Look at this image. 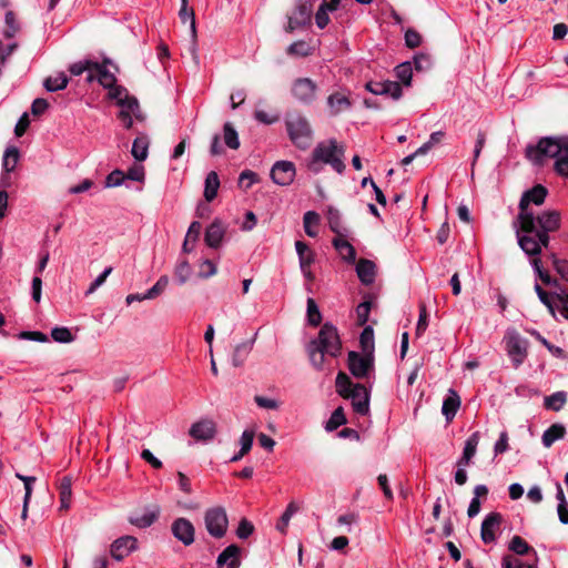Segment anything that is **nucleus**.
I'll list each match as a JSON object with an SVG mask.
<instances>
[{"label": "nucleus", "mask_w": 568, "mask_h": 568, "mask_svg": "<svg viewBox=\"0 0 568 568\" xmlns=\"http://www.w3.org/2000/svg\"><path fill=\"white\" fill-rule=\"evenodd\" d=\"M547 196V189L540 184L526 191L519 202V214L514 222L518 244L520 248L530 256H538L542 247L549 244V233L560 226V214L558 211H545L535 216L529 204L541 205Z\"/></svg>", "instance_id": "obj_1"}, {"label": "nucleus", "mask_w": 568, "mask_h": 568, "mask_svg": "<svg viewBox=\"0 0 568 568\" xmlns=\"http://www.w3.org/2000/svg\"><path fill=\"white\" fill-rule=\"evenodd\" d=\"M525 154L536 166L555 159V171L561 176H568V139L542 138L537 144L527 145Z\"/></svg>", "instance_id": "obj_2"}, {"label": "nucleus", "mask_w": 568, "mask_h": 568, "mask_svg": "<svg viewBox=\"0 0 568 568\" xmlns=\"http://www.w3.org/2000/svg\"><path fill=\"white\" fill-rule=\"evenodd\" d=\"M307 354L314 368H324L325 356L336 357L341 354L342 343L337 328L331 323H325L316 338L307 345Z\"/></svg>", "instance_id": "obj_3"}, {"label": "nucleus", "mask_w": 568, "mask_h": 568, "mask_svg": "<svg viewBox=\"0 0 568 568\" xmlns=\"http://www.w3.org/2000/svg\"><path fill=\"white\" fill-rule=\"evenodd\" d=\"M345 149L335 139L317 143L307 163V168L317 174L322 171L323 164H328L337 173H343L345 164L343 161Z\"/></svg>", "instance_id": "obj_4"}, {"label": "nucleus", "mask_w": 568, "mask_h": 568, "mask_svg": "<svg viewBox=\"0 0 568 568\" xmlns=\"http://www.w3.org/2000/svg\"><path fill=\"white\" fill-rule=\"evenodd\" d=\"M335 384L337 393L342 397L352 400V406L356 414L364 416L368 413L369 392L364 385L353 383L343 372L337 374Z\"/></svg>", "instance_id": "obj_5"}, {"label": "nucleus", "mask_w": 568, "mask_h": 568, "mask_svg": "<svg viewBox=\"0 0 568 568\" xmlns=\"http://www.w3.org/2000/svg\"><path fill=\"white\" fill-rule=\"evenodd\" d=\"M285 126L290 140L300 150H307L313 141V130L306 119L298 112L287 113Z\"/></svg>", "instance_id": "obj_6"}, {"label": "nucleus", "mask_w": 568, "mask_h": 568, "mask_svg": "<svg viewBox=\"0 0 568 568\" xmlns=\"http://www.w3.org/2000/svg\"><path fill=\"white\" fill-rule=\"evenodd\" d=\"M204 526L207 534L215 539L223 538L229 529V517L223 506H212L204 511Z\"/></svg>", "instance_id": "obj_7"}, {"label": "nucleus", "mask_w": 568, "mask_h": 568, "mask_svg": "<svg viewBox=\"0 0 568 568\" xmlns=\"http://www.w3.org/2000/svg\"><path fill=\"white\" fill-rule=\"evenodd\" d=\"M506 351L514 366L519 367L527 357L528 341L517 331L508 329L505 335Z\"/></svg>", "instance_id": "obj_8"}, {"label": "nucleus", "mask_w": 568, "mask_h": 568, "mask_svg": "<svg viewBox=\"0 0 568 568\" xmlns=\"http://www.w3.org/2000/svg\"><path fill=\"white\" fill-rule=\"evenodd\" d=\"M347 366L354 377L369 378L374 373V356L372 353L359 354L351 351L347 355Z\"/></svg>", "instance_id": "obj_9"}, {"label": "nucleus", "mask_w": 568, "mask_h": 568, "mask_svg": "<svg viewBox=\"0 0 568 568\" xmlns=\"http://www.w3.org/2000/svg\"><path fill=\"white\" fill-rule=\"evenodd\" d=\"M312 3L307 0H297L293 12L288 16L287 32L303 28L311 22Z\"/></svg>", "instance_id": "obj_10"}, {"label": "nucleus", "mask_w": 568, "mask_h": 568, "mask_svg": "<svg viewBox=\"0 0 568 568\" xmlns=\"http://www.w3.org/2000/svg\"><path fill=\"white\" fill-rule=\"evenodd\" d=\"M173 537L185 547L191 546L195 540V527L184 517H179L171 525Z\"/></svg>", "instance_id": "obj_11"}, {"label": "nucleus", "mask_w": 568, "mask_h": 568, "mask_svg": "<svg viewBox=\"0 0 568 568\" xmlns=\"http://www.w3.org/2000/svg\"><path fill=\"white\" fill-rule=\"evenodd\" d=\"M296 174V169L291 161H277L273 164L271 170L272 181L281 186L292 184Z\"/></svg>", "instance_id": "obj_12"}, {"label": "nucleus", "mask_w": 568, "mask_h": 568, "mask_svg": "<svg viewBox=\"0 0 568 568\" xmlns=\"http://www.w3.org/2000/svg\"><path fill=\"white\" fill-rule=\"evenodd\" d=\"M317 85L310 78L296 79L292 84L293 97L302 103L308 104L316 97Z\"/></svg>", "instance_id": "obj_13"}, {"label": "nucleus", "mask_w": 568, "mask_h": 568, "mask_svg": "<svg viewBox=\"0 0 568 568\" xmlns=\"http://www.w3.org/2000/svg\"><path fill=\"white\" fill-rule=\"evenodd\" d=\"M295 250L298 255L300 268L304 277L308 282H313L315 278L314 273L311 270V266L315 262V253L313 250L308 247L306 243L303 241L295 242Z\"/></svg>", "instance_id": "obj_14"}, {"label": "nucleus", "mask_w": 568, "mask_h": 568, "mask_svg": "<svg viewBox=\"0 0 568 568\" xmlns=\"http://www.w3.org/2000/svg\"><path fill=\"white\" fill-rule=\"evenodd\" d=\"M136 549L138 539L135 537L122 536L111 544L110 554L114 560L121 561Z\"/></svg>", "instance_id": "obj_15"}, {"label": "nucleus", "mask_w": 568, "mask_h": 568, "mask_svg": "<svg viewBox=\"0 0 568 568\" xmlns=\"http://www.w3.org/2000/svg\"><path fill=\"white\" fill-rule=\"evenodd\" d=\"M189 434L195 440H212L216 435V424L212 419L203 418L192 424Z\"/></svg>", "instance_id": "obj_16"}, {"label": "nucleus", "mask_w": 568, "mask_h": 568, "mask_svg": "<svg viewBox=\"0 0 568 568\" xmlns=\"http://www.w3.org/2000/svg\"><path fill=\"white\" fill-rule=\"evenodd\" d=\"M501 524V515L498 513L488 514L481 523L480 536L484 544H493Z\"/></svg>", "instance_id": "obj_17"}, {"label": "nucleus", "mask_w": 568, "mask_h": 568, "mask_svg": "<svg viewBox=\"0 0 568 568\" xmlns=\"http://www.w3.org/2000/svg\"><path fill=\"white\" fill-rule=\"evenodd\" d=\"M106 89L109 90L108 97L111 100H115L119 106H128L131 111L138 110V100L134 97L129 95L125 88L114 83L112 87Z\"/></svg>", "instance_id": "obj_18"}, {"label": "nucleus", "mask_w": 568, "mask_h": 568, "mask_svg": "<svg viewBox=\"0 0 568 568\" xmlns=\"http://www.w3.org/2000/svg\"><path fill=\"white\" fill-rule=\"evenodd\" d=\"M225 232L226 226L224 223L221 220L215 219L205 231L204 241L206 245L212 248H217L224 239Z\"/></svg>", "instance_id": "obj_19"}, {"label": "nucleus", "mask_w": 568, "mask_h": 568, "mask_svg": "<svg viewBox=\"0 0 568 568\" xmlns=\"http://www.w3.org/2000/svg\"><path fill=\"white\" fill-rule=\"evenodd\" d=\"M241 548L237 545L227 546L217 557L216 564L219 568H239Z\"/></svg>", "instance_id": "obj_20"}, {"label": "nucleus", "mask_w": 568, "mask_h": 568, "mask_svg": "<svg viewBox=\"0 0 568 568\" xmlns=\"http://www.w3.org/2000/svg\"><path fill=\"white\" fill-rule=\"evenodd\" d=\"M160 516V508L158 506H153L152 508H146L141 515H131L129 517V523L138 528H148L152 526Z\"/></svg>", "instance_id": "obj_21"}, {"label": "nucleus", "mask_w": 568, "mask_h": 568, "mask_svg": "<svg viewBox=\"0 0 568 568\" xmlns=\"http://www.w3.org/2000/svg\"><path fill=\"white\" fill-rule=\"evenodd\" d=\"M327 106L329 114L332 116H336L339 113L349 110L352 108V102L344 93L334 92L327 98Z\"/></svg>", "instance_id": "obj_22"}, {"label": "nucleus", "mask_w": 568, "mask_h": 568, "mask_svg": "<svg viewBox=\"0 0 568 568\" xmlns=\"http://www.w3.org/2000/svg\"><path fill=\"white\" fill-rule=\"evenodd\" d=\"M356 273L364 285H371L375 281L376 265L369 260L361 258L356 265Z\"/></svg>", "instance_id": "obj_23"}, {"label": "nucleus", "mask_w": 568, "mask_h": 568, "mask_svg": "<svg viewBox=\"0 0 568 568\" xmlns=\"http://www.w3.org/2000/svg\"><path fill=\"white\" fill-rule=\"evenodd\" d=\"M93 74L94 80H98V82L104 89L110 88L112 84L116 83L114 73L108 68V61H104L103 63L95 62L93 64Z\"/></svg>", "instance_id": "obj_24"}, {"label": "nucleus", "mask_w": 568, "mask_h": 568, "mask_svg": "<svg viewBox=\"0 0 568 568\" xmlns=\"http://www.w3.org/2000/svg\"><path fill=\"white\" fill-rule=\"evenodd\" d=\"M460 406L459 395L454 390L449 389L447 397L443 402L442 413L447 422H450Z\"/></svg>", "instance_id": "obj_25"}, {"label": "nucleus", "mask_w": 568, "mask_h": 568, "mask_svg": "<svg viewBox=\"0 0 568 568\" xmlns=\"http://www.w3.org/2000/svg\"><path fill=\"white\" fill-rule=\"evenodd\" d=\"M333 246L338 252L339 256L347 263H354L356 252L354 246L345 239L338 236L333 240Z\"/></svg>", "instance_id": "obj_26"}, {"label": "nucleus", "mask_w": 568, "mask_h": 568, "mask_svg": "<svg viewBox=\"0 0 568 568\" xmlns=\"http://www.w3.org/2000/svg\"><path fill=\"white\" fill-rule=\"evenodd\" d=\"M565 434H566V428L564 425L552 424L542 434V437H541L542 445L546 448H549L556 440L564 438Z\"/></svg>", "instance_id": "obj_27"}, {"label": "nucleus", "mask_w": 568, "mask_h": 568, "mask_svg": "<svg viewBox=\"0 0 568 568\" xmlns=\"http://www.w3.org/2000/svg\"><path fill=\"white\" fill-rule=\"evenodd\" d=\"M220 187V179L216 172L211 171L207 173L204 183V197L207 202H212L216 195Z\"/></svg>", "instance_id": "obj_28"}, {"label": "nucleus", "mask_w": 568, "mask_h": 568, "mask_svg": "<svg viewBox=\"0 0 568 568\" xmlns=\"http://www.w3.org/2000/svg\"><path fill=\"white\" fill-rule=\"evenodd\" d=\"M95 61L91 60H82L74 62L70 65L69 71L72 75H81L84 72H88L87 81L93 82L94 81V74H93V64Z\"/></svg>", "instance_id": "obj_29"}, {"label": "nucleus", "mask_w": 568, "mask_h": 568, "mask_svg": "<svg viewBox=\"0 0 568 568\" xmlns=\"http://www.w3.org/2000/svg\"><path fill=\"white\" fill-rule=\"evenodd\" d=\"M68 82L69 80L67 74L64 72H59L54 75L48 77L44 80L43 85L49 92H55L64 89L68 85Z\"/></svg>", "instance_id": "obj_30"}, {"label": "nucleus", "mask_w": 568, "mask_h": 568, "mask_svg": "<svg viewBox=\"0 0 568 568\" xmlns=\"http://www.w3.org/2000/svg\"><path fill=\"white\" fill-rule=\"evenodd\" d=\"M59 496H60V509H69L72 496L71 489V479L69 477H63L60 481L59 486Z\"/></svg>", "instance_id": "obj_31"}, {"label": "nucleus", "mask_w": 568, "mask_h": 568, "mask_svg": "<svg viewBox=\"0 0 568 568\" xmlns=\"http://www.w3.org/2000/svg\"><path fill=\"white\" fill-rule=\"evenodd\" d=\"M131 153L138 161H144L149 154V140L146 136H138L133 141Z\"/></svg>", "instance_id": "obj_32"}, {"label": "nucleus", "mask_w": 568, "mask_h": 568, "mask_svg": "<svg viewBox=\"0 0 568 568\" xmlns=\"http://www.w3.org/2000/svg\"><path fill=\"white\" fill-rule=\"evenodd\" d=\"M509 550H511L513 552L519 555V556H524V555H527V554H534L535 557H537V552L534 548H531L528 542L523 539L520 536H514L509 542V546H508Z\"/></svg>", "instance_id": "obj_33"}, {"label": "nucleus", "mask_w": 568, "mask_h": 568, "mask_svg": "<svg viewBox=\"0 0 568 568\" xmlns=\"http://www.w3.org/2000/svg\"><path fill=\"white\" fill-rule=\"evenodd\" d=\"M567 400V394L562 390L545 397L544 405L547 409L559 412Z\"/></svg>", "instance_id": "obj_34"}, {"label": "nucleus", "mask_w": 568, "mask_h": 568, "mask_svg": "<svg viewBox=\"0 0 568 568\" xmlns=\"http://www.w3.org/2000/svg\"><path fill=\"white\" fill-rule=\"evenodd\" d=\"M298 509H300V507L295 501H291L287 505L285 511L282 514L278 523L276 524V529L280 532H282V534L286 532V529L288 527L291 518L298 511Z\"/></svg>", "instance_id": "obj_35"}, {"label": "nucleus", "mask_w": 568, "mask_h": 568, "mask_svg": "<svg viewBox=\"0 0 568 568\" xmlns=\"http://www.w3.org/2000/svg\"><path fill=\"white\" fill-rule=\"evenodd\" d=\"M252 349V343L245 342L239 344L232 355V364L235 367L242 366Z\"/></svg>", "instance_id": "obj_36"}, {"label": "nucleus", "mask_w": 568, "mask_h": 568, "mask_svg": "<svg viewBox=\"0 0 568 568\" xmlns=\"http://www.w3.org/2000/svg\"><path fill=\"white\" fill-rule=\"evenodd\" d=\"M179 17L183 23L190 21L192 37H195V17L193 9L189 8V0H181Z\"/></svg>", "instance_id": "obj_37"}, {"label": "nucleus", "mask_w": 568, "mask_h": 568, "mask_svg": "<svg viewBox=\"0 0 568 568\" xmlns=\"http://www.w3.org/2000/svg\"><path fill=\"white\" fill-rule=\"evenodd\" d=\"M19 161V150L14 146L8 148L4 152L2 166L7 173L12 172Z\"/></svg>", "instance_id": "obj_38"}, {"label": "nucleus", "mask_w": 568, "mask_h": 568, "mask_svg": "<svg viewBox=\"0 0 568 568\" xmlns=\"http://www.w3.org/2000/svg\"><path fill=\"white\" fill-rule=\"evenodd\" d=\"M303 223L305 233L311 237H315L317 235V231L314 230V227L320 223V215L314 211H307L304 214Z\"/></svg>", "instance_id": "obj_39"}, {"label": "nucleus", "mask_w": 568, "mask_h": 568, "mask_svg": "<svg viewBox=\"0 0 568 568\" xmlns=\"http://www.w3.org/2000/svg\"><path fill=\"white\" fill-rule=\"evenodd\" d=\"M396 78L406 87L410 85L413 68L410 62H403L395 68Z\"/></svg>", "instance_id": "obj_40"}, {"label": "nucleus", "mask_w": 568, "mask_h": 568, "mask_svg": "<svg viewBox=\"0 0 568 568\" xmlns=\"http://www.w3.org/2000/svg\"><path fill=\"white\" fill-rule=\"evenodd\" d=\"M224 131V143L232 150L240 148L239 134L231 123L226 122L223 126Z\"/></svg>", "instance_id": "obj_41"}, {"label": "nucleus", "mask_w": 568, "mask_h": 568, "mask_svg": "<svg viewBox=\"0 0 568 568\" xmlns=\"http://www.w3.org/2000/svg\"><path fill=\"white\" fill-rule=\"evenodd\" d=\"M346 424V417L344 415V410L342 407H337L331 415L329 419L326 423V430L333 432L337 429L339 426Z\"/></svg>", "instance_id": "obj_42"}, {"label": "nucleus", "mask_w": 568, "mask_h": 568, "mask_svg": "<svg viewBox=\"0 0 568 568\" xmlns=\"http://www.w3.org/2000/svg\"><path fill=\"white\" fill-rule=\"evenodd\" d=\"M168 284L169 277L166 275L160 276L156 283L144 293V297H148V300H154L165 291Z\"/></svg>", "instance_id": "obj_43"}, {"label": "nucleus", "mask_w": 568, "mask_h": 568, "mask_svg": "<svg viewBox=\"0 0 568 568\" xmlns=\"http://www.w3.org/2000/svg\"><path fill=\"white\" fill-rule=\"evenodd\" d=\"M6 30L3 32L4 38L11 39L19 31L20 26L16 19V16L12 11H7L4 17Z\"/></svg>", "instance_id": "obj_44"}, {"label": "nucleus", "mask_w": 568, "mask_h": 568, "mask_svg": "<svg viewBox=\"0 0 568 568\" xmlns=\"http://www.w3.org/2000/svg\"><path fill=\"white\" fill-rule=\"evenodd\" d=\"M361 346L364 353H372L374 349V331L367 326L363 329L359 338Z\"/></svg>", "instance_id": "obj_45"}, {"label": "nucleus", "mask_w": 568, "mask_h": 568, "mask_svg": "<svg viewBox=\"0 0 568 568\" xmlns=\"http://www.w3.org/2000/svg\"><path fill=\"white\" fill-rule=\"evenodd\" d=\"M51 337L58 343H71L74 341V335L68 327H54L51 331Z\"/></svg>", "instance_id": "obj_46"}, {"label": "nucleus", "mask_w": 568, "mask_h": 568, "mask_svg": "<svg viewBox=\"0 0 568 568\" xmlns=\"http://www.w3.org/2000/svg\"><path fill=\"white\" fill-rule=\"evenodd\" d=\"M307 320L312 326L320 325L322 321V315L318 310V306L315 303V301L311 297L307 300Z\"/></svg>", "instance_id": "obj_47"}, {"label": "nucleus", "mask_w": 568, "mask_h": 568, "mask_svg": "<svg viewBox=\"0 0 568 568\" xmlns=\"http://www.w3.org/2000/svg\"><path fill=\"white\" fill-rule=\"evenodd\" d=\"M121 110L118 114L119 120L123 124L125 129H131L133 125V115L135 118H139L140 108L138 106V110L131 111L128 109V106H120Z\"/></svg>", "instance_id": "obj_48"}, {"label": "nucleus", "mask_w": 568, "mask_h": 568, "mask_svg": "<svg viewBox=\"0 0 568 568\" xmlns=\"http://www.w3.org/2000/svg\"><path fill=\"white\" fill-rule=\"evenodd\" d=\"M327 220H328L329 229L334 233L342 235V221H341V214H339L338 210H336L334 207H329L327 211Z\"/></svg>", "instance_id": "obj_49"}, {"label": "nucleus", "mask_w": 568, "mask_h": 568, "mask_svg": "<svg viewBox=\"0 0 568 568\" xmlns=\"http://www.w3.org/2000/svg\"><path fill=\"white\" fill-rule=\"evenodd\" d=\"M479 438H480V436H479L478 432L473 433L467 438V440L465 442L464 450H463L464 456L469 457V458H473L475 456L477 446L479 443Z\"/></svg>", "instance_id": "obj_50"}, {"label": "nucleus", "mask_w": 568, "mask_h": 568, "mask_svg": "<svg viewBox=\"0 0 568 568\" xmlns=\"http://www.w3.org/2000/svg\"><path fill=\"white\" fill-rule=\"evenodd\" d=\"M174 275L179 284H184L191 275V266L187 261H181L174 271Z\"/></svg>", "instance_id": "obj_51"}, {"label": "nucleus", "mask_w": 568, "mask_h": 568, "mask_svg": "<svg viewBox=\"0 0 568 568\" xmlns=\"http://www.w3.org/2000/svg\"><path fill=\"white\" fill-rule=\"evenodd\" d=\"M444 136L445 133L443 131L433 132L428 141L417 149V153L426 154L434 145L439 144Z\"/></svg>", "instance_id": "obj_52"}, {"label": "nucleus", "mask_w": 568, "mask_h": 568, "mask_svg": "<svg viewBox=\"0 0 568 568\" xmlns=\"http://www.w3.org/2000/svg\"><path fill=\"white\" fill-rule=\"evenodd\" d=\"M257 181L258 175L255 172L251 170H245L240 174L239 185L244 190H248Z\"/></svg>", "instance_id": "obj_53"}, {"label": "nucleus", "mask_w": 568, "mask_h": 568, "mask_svg": "<svg viewBox=\"0 0 568 568\" xmlns=\"http://www.w3.org/2000/svg\"><path fill=\"white\" fill-rule=\"evenodd\" d=\"M328 11H331V10H329L327 3H322L320 6L317 12L315 13V23L320 29H324L328 24V22H329Z\"/></svg>", "instance_id": "obj_54"}, {"label": "nucleus", "mask_w": 568, "mask_h": 568, "mask_svg": "<svg viewBox=\"0 0 568 568\" xmlns=\"http://www.w3.org/2000/svg\"><path fill=\"white\" fill-rule=\"evenodd\" d=\"M535 291H536L539 300L541 301V303L545 304L551 313H554V304H555V302H557L556 294L555 295L548 294L546 291H544L541 288V286L539 284L535 285Z\"/></svg>", "instance_id": "obj_55"}, {"label": "nucleus", "mask_w": 568, "mask_h": 568, "mask_svg": "<svg viewBox=\"0 0 568 568\" xmlns=\"http://www.w3.org/2000/svg\"><path fill=\"white\" fill-rule=\"evenodd\" d=\"M403 94L402 87L395 81H384V95H389L394 100H398Z\"/></svg>", "instance_id": "obj_56"}, {"label": "nucleus", "mask_w": 568, "mask_h": 568, "mask_svg": "<svg viewBox=\"0 0 568 568\" xmlns=\"http://www.w3.org/2000/svg\"><path fill=\"white\" fill-rule=\"evenodd\" d=\"M501 567L503 568H536V565L535 564H524L518 558L507 555L503 558Z\"/></svg>", "instance_id": "obj_57"}, {"label": "nucleus", "mask_w": 568, "mask_h": 568, "mask_svg": "<svg viewBox=\"0 0 568 568\" xmlns=\"http://www.w3.org/2000/svg\"><path fill=\"white\" fill-rule=\"evenodd\" d=\"M287 53L291 54V55L306 57V55L310 54V47L304 41H296V42H293L287 48Z\"/></svg>", "instance_id": "obj_58"}, {"label": "nucleus", "mask_w": 568, "mask_h": 568, "mask_svg": "<svg viewBox=\"0 0 568 568\" xmlns=\"http://www.w3.org/2000/svg\"><path fill=\"white\" fill-rule=\"evenodd\" d=\"M254 531L253 525L245 518H243L236 529V536L240 539L248 538Z\"/></svg>", "instance_id": "obj_59"}, {"label": "nucleus", "mask_w": 568, "mask_h": 568, "mask_svg": "<svg viewBox=\"0 0 568 568\" xmlns=\"http://www.w3.org/2000/svg\"><path fill=\"white\" fill-rule=\"evenodd\" d=\"M125 179V174L120 170H114L111 172L105 180V185L108 187H115L123 183Z\"/></svg>", "instance_id": "obj_60"}, {"label": "nucleus", "mask_w": 568, "mask_h": 568, "mask_svg": "<svg viewBox=\"0 0 568 568\" xmlns=\"http://www.w3.org/2000/svg\"><path fill=\"white\" fill-rule=\"evenodd\" d=\"M254 433L252 430H244L240 438L242 454H247L253 445Z\"/></svg>", "instance_id": "obj_61"}, {"label": "nucleus", "mask_w": 568, "mask_h": 568, "mask_svg": "<svg viewBox=\"0 0 568 568\" xmlns=\"http://www.w3.org/2000/svg\"><path fill=\"white\" fill-rule=\"evenodd\" d=\"M508 448H509L508 434L506 430H504L500 433L498 440L495 443L494 453L497 456V455L506 453L508 450Z\"/></svg>", "instance_id": "obj_62"}, {"label": "nucleus", "mask_w": 568, "mask_h": 568, "mask_svg": "<svg viewBox=\"0 0 568 568\" xmlns=\"http://www.w3.org/2000/svg\"><path fill=\"white\" fill-rule=\"evenodd\" d=\"M556 305L561 307L562 315L568 318V292L566 290H561L556 293Z\"/></svg>", "instance_id": "obj_63"}, {"label": "nucleus", "mask_w": 568, "mask_h": 568, "mask_svg": "<svg viewBox=\"0 0 568 568\" xmlns=\"http://www.w3.org/2000/svg\"><path fill=\"white\" fill-rule=\"evenodd\" d=\"M420 42L422 37L417 31L409 29L405 32V43L408 48H417L420 44Z\"/></svg>", "instance_id": "obj_64"}]
</instances>
